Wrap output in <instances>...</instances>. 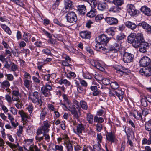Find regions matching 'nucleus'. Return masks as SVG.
<instances>
[{
  "label": "nucleus",
  "mask_w": 151,
  "mask_h": 151,
  "mask_svg": "<svg viewBox=\"0 0 151 151\" xmlns=\"http://www.w3.org/2000/svg\"><path fill=\"white\" fill-rule=\"evenodd\" d=\"M80 35L82 38L89 39L91 37V33L88 31H83L81 32Z\"/></svg>",
  "instance_id": "a211bd4d"
},
{
  "label": "nucleus",
  "mask_w": 151,
  "mask_h": 151,
  "mask_svg": "<svg viewBox=\"0 0 151 151\" xmlns=\"http://www.w3.org/2000/svg\"><path fill=\"white\" fill-rule=\"evenodd\" d=\"M145 42L143 34L138 33L136 35V37L133 43V46L135 48H138L141 43Z\"/></svg>",
  "instance_id": "7ed1b4c3"
},
{
  "label": "nucleus",
  "mask_w": 151,
  "mask_h": 151,
  "mask_svg": "<svg viewBox=\"0 0 151 151\" xmlns=\"http://www.w3.org/2000/svg\"><path fill=\"white\" fill-rule=\"evenodd\" d=\"M80 104L81 108L84 110H87L88 108V106L87 103L83 100L80 101Z\"/></svg>",
  "instance_id": "58836bf2"
},
{
  "label": "nucleus",
  "mask_w": 151,
  "mask_h": 151,
  "mask_svg": "<svg viewBox=\"0 0 151 151\" xmlns=\"http://www.w3.org/2000/svg\"><path fill=\"white\" fill-rule=\"evenodd\" d=\"M11 69L12 70L13 72H15L16 70L18 69L17 65L14 63L11 62Z\"/></svg>",
  "instance_id": "774afa93"
},
{
  "label": "nucleus",
  "mask_w": 151,
  "mask_h": 151,
  "mask_svg": "<svg viewBox=\"0 0 151 151\" xmlns=\"http://www.w3.org/2000/svg\"><path fill=\"white\" fill-rule=\"evenodd\" d=\"M114 93H115V96L118 97L120 101H122L123 96L124 94V92L121 90H117L114 91Z\"/></svg>",
  "instance_id": "bb28decb"
},
{
  "label": "nucleus",
  "mask_w": 151,
  "mask_h": 151,
  "mask_svg": "<svg viewBox=\"0 0 151 151\" xmlns=\"http://www.w3.org/2000/svg\"><path fill=\"white\" fill-rule=\"evenodd\" d=\"M12 99L13 101H16L18 102L20 101L19 96V93L18 90H13L12 92Z\"/></svg>",
  "instance_id": "dca6fc26"
},
{
  "label": "nucleus",
  "mask_w": 151,
  "mask_h": 151,
  "mask_svg": "<svg viewBox=\"0 0 151 151\" xmlns=\"http://www.w3.org/2000/svg\"><path fill=\"white\" fill-rule=\"evenodd\" d=\"M139 47V51L142 53H145L147 52V50L149 48V43L147 42H145L141 44Z\"/></svg>",
  "instance_id": "2eb2a0df"
},
{
  "label": "nucleus",
  "mask_w": 151,
  "mask_h": 151,
  "mask_svg": "<svg viewBox=\"0 0 151 151\" xmlns=\"http://www.w3.org/2000/svg\"><path fill=\"white\" fill-rule=\"evenodd\" d=\"M145 129L148 131L151 132V124L150 123L148 122H146L145 125Z\"/></svg>",
  "instance_id": "13d9d810"
},
{
  "label": "nucleus",
  "mask_w": 151,
  "mask_h": 151,
  "mask_svg": "<svg viewBox=\"0 0 151 151\" xmlns=\"http://www.w3.org/2000/svg\"><path fill=\"white\" fill-rule=\"evenodd\" d=\"M93 149L94 151H99L102 149L100 144L97 143V144L94 145Z\"/></svg>",
  "instance_id": "3c124183"
},
{
  "label": "nucleus",
  "mask_w": 151,
  "mask_h": 151,
  "mask_svg": "<svg viewBox=\"0 0 151 151\" xmlns=\"http://www.w3.org/2000/svg\"><path fill=\"white\" fill-rule=\"evenodd\" d=\"M78 11L80 15H84L86 12V7L84 5H79L78 7Z\"/></svg>",
  "instance_id": "6ab92c4d"
},
{
  "label": "nucleus",
  "mask_w": 151,
  "mask_h": 151,
  "mask_svg": "<svg viewBox=\"0 0 151 151\" xmlns=\"http://www.w3.org/2000/svg\"><path fill=\"white\" fill-rule=\"evenodd\" d=\"M130 115L134 117L137 119L142 120V115L141 113L136 110H134L133 112L131 113Z\"/></svg>",
  "instance_id": "f3484780"
},
{
  "label": "nucleus",
  "mask_w": 151,
  "mask_h": 151,
  "mask_svg": "<svg viewBox=\"0 0 151 151\" xmlns=\"http://www.w3.org/2000/svg\"><path fill=\"white\" fill-rule=\"evenodd\" d=\"M110 84L111 87L113 89H116L119 87V84L116 81L111 82Z\"/></svg>",
  "instance_id": "09e8293b"
},
{
  "label": "nucleus",
  "mask_w": 151,
  "mask_h": 151,
  "mask_svg": "<svg viewBox=\"0 0 151 151\" xmlns=\"http://www.w3.org/2000/svg\"><path fill=\"white\" fill-rule=\"evenodd\" d=\"M65 9H70L72 7V2L70 0L65 1Z\"/></svg>",
  "instance_id": "72a5a7b5"
},
{
  "label": "nucleus",
  "mask_w": 151,
  "mask_h": 151,
  "mask_svg": "<svg viewBox=\"0 0 151 151\" xmlns=\"http://www.w3.org/2000/svg\"><path fill=\"white\" fill-rule=\"evenodd\" d=\"M110 39L108 38L107 35L103 34L100 35L96 38V42L100 43V44L106 45L109 40Z\"/></svg>",
  "instance_id": "39448f33"
},
{
  "label": "nucleus",
  "mask_w": 151,
  "mask_h": 151,
  "mask_svg": "<svg viewBox=\"0 0 151 151\" xmlns=\"http://www.w3.org/2000/svg\"><path fill=\"white\" fill-rule=\"evenodd\" d=\"M134 55L128 52H125L123 55V60L125 63H129L132 62L134 58Z\"/></svg>",
  "instance_id": "0eeeda50"
},
{
  "label": "nucleus",
  "mask_w": 151,
  "mask_h": 151,
  "mask_svg": "<svg viewBox=\"0 0 151 151\" xmlns=\"http://www.w3.org/2000/svg\"><path fill=\"white\" fill-rule=\"evenodd\" d=\"M43 134V137L44 139H45L47 142H49L50 141V136L48 133H42Z\"/></svg>",
  "instance_id": "49530a36"
},
{
  "label": "nucleus",
  "mask_w": 151,
  "mask_h": 151,
  "mask_svg": "<svg viewBox=\"0 0 151 151\" xmlns=\"http://www.w3.org/2000/svg\"><path fill=\"white\" fill-rule=\"evenodd\" d=\"M104 18L103 14H100L97 15L95 17V20L97 22H99Z\"/></svg>",
  "instance_id": "79ce46f5"
},
{
  "label": "nucleus",
  "mask_w": 151,
  "mask_h": 151,
  "mask_svg": "<svg viewBox=\"0 0 151 151\" xmlns=\"http://www.w3.org/2000/svg\"><path fill=\"white\" fill-rule=\"evenodd\" d=\"M102 82L105 85H107L111 83L109 79L107 78H103Z\"/></svg>",
  "instance_id": "0e129e2a"
},
{
  "label": "nucleus",
  "mask_w": 151,
  "mask_h": 151,
  "mask_svg": "<svg viewBox=\"0 0 151 151\" xmlns=\"http://www.w3.org/2000/svg\"><path fill=\"white\" fill-rule=\"evenodd\" d=\"M93 116L90 113H87V119L90 124H92L93 122Z\"/></svg>",
  "instance_id": "a19ab883"
},
{
  "label": "nucleus",
  "mask_w": 151,
  "mask_h": 151,
  "mask_svg": "<svg viewBox=\"0 0 151 151\" xmlns=\"http://www.w3.org/2000/svg\"><path fill=\"white\" fill-rule=\"evenodd\" d=\"M106 4L105 3H100L98 4V9L100 11H104L106 9Z\"/></svg>",
  "instance_id": "c9c22d12"
},
{
  "label": "nucleus",
  "mask_w": 151,
  "mask_h": 151,
  "mask_svg": "<svg viewBox=\"0 0 151 151\" xmlns=\"http://www.w3.org/2000/svg\"><path fill=\"white\" fill-rule=\"evenodd\" d=\"M76 87L77 88V92L78 93H82L83 92L84 89L82 86L79 85Z\"/></svg>",
  "instance_id": "69168bd1"
},
{
  "label": "nucleus",
  "mask_w": 151,
  "mask_h": 151,
  "mask_svg": "<svg viewBox=\"0 0 151 151\" xmlns=\"http://www.w3.org/2000/svg\"><path fill=\"white\" fill-rule=\"evenodd\" d=\"M101 62L97 60H93L91 61V63L93 66L96 67L99 70L103 72L104 71L105 69L101 64Z\"/></svg>",
  "instance_id": "1a4fd4ad"
},
{
  "label": "nucleus",
  "mask_w": 151,
  "mask_h": 151,
  "mask_svg": "<svg viewBox=\"0 0 151 151\" xmlns=\"http://www.w3.org/2000/svg\"><path fill=\"white\" fill-rule=\"evenodd\" d=\"M94 122H98V123H101L104 122V119L103 118L100 117H98L96 116L94 117Z\"/></svg>",
  "instance_id": "37998d69"
},
{
  "label": "nucleus",
  "mask_w": 151,
  "mask_h": 151,
  "mask_svg": "<svg viewBox=\"0 0 151 151\" xmlns=\"http://www.w3.org/2000/svg\"><path fill=\"white\" fill-rule=\"evenodd\" d=\"M84 78L91 79L92 78V74L89 73H86L83 74Z\"/></svg>",
  "instance_id": "4d7b16f0"
},
{
  "label": "nucleus",
  "mask_w": 151,
  "mask_h": 151,
  "mask_svg": "<svg viewBox=\"0 0 151 151\" xmlns=\"http://www.w3.org/2000/svg\"><path fill=\"white\" fill-rule=\"evenodd\" d=\"M104 19L106 22L110 25H116L119 22L117 18L114 17H107Z\"/></svg>",
  "instance_id": "f8f14e48"
},
{
  "label": "nucleus",
  "mask_w": 151,
  "mask_h": 151,
  "mask_svg": "<svg viewBox=\"0 0 151 151\" xmlns=\"http://www.w3.org/2000/svg\"><path fill=\"white\" fill-rule=\"evenodd\" d=\"M58 83L60 84H64L67 86H70L71 84L70 82L66 79H61L58 81Z\"/></svg>",
  "instance_id": "e433bc0d"
},
{
  "label": "nucleus",
  "mask_w": 151,
  "mask_h": 151,
  "mask_svg": "<svg viewBox=\"0 0 151 151\" xmlns=\"http://www.w3.org/2000/svg\"><path fill=\"white\" fill-rule=\"evenodd\" d=\"M147 101L146 97L145 96H144L141 100V104L144 107H146L147 106L148 104Z\"/></svg>",
  "instance_id": "de8ad7c7"
},
{
  "label": "nucleus",
  "mask_w": 151,
  "mask_h": 151,
  "mask_svg": "<svg viewBox=\"0 0 151 151\" xmlns=\"http://www.w3.org/2000/svg\"><path fill=\"white\" fill-rule=\"evenodd\" d=\"M52 84H46L44 86L41 88V91L44 96L49 97L51 95L50 91L52 90Z\"/></svg>",
  "instance_id": "20e7f679"
},
{
  "label": "nucleus",
  "mask_w": 151,
  "mask_h": 151,
  "mask_svg": "<svg viewBox=\"0 0 151 151\" xmlns=\"http://www.w3.org/2000/svg\"><path fill=\"white\" fill-rule=\"evenodd\" d=\"M114 67V68L117 71L121 72L126 73H130L131 72L130 70L121 65H115Z\"/></svg>",
  "instance_id": "4468645a"
},
{
  "label": "nucleus",
  "mask_w": 151,
  "mask_h": 151,
  "mask_svg": "<svg viewBox=\"0 0 151 151\" xmlns=\"http://www.w3.org/2000/svg\"><path fill=\"white\" fill-rule=\"evenodd\" d=\"M125 132L127 135V139L130 138V137L134 134L132 130L129 128H128L126 131L125 130Z\"/></svg>",
  "instance_id": "ea45409f"
},
{
  "label": "nucleus",
  "mask_w": 151,
  "mask_h": 151,
  "mask_svg": "<svg viewBox=\"0 0 151 151\" xmlns=\"http://www.w3.org/2000/svg\"><path fill=\"white\" fill-rule=\"evenodd\" d=\"M90 89L92 92V95L95 96L99 95L101 93V91L96 86H91Z\"/></svg>",
  "instance_id": "aec40b11"
},
{
  "label": "nucleus",
  "mask_w": 151,
  "mask_h": 151,
  "mask_svg": "<svg viewBox=\"0 0 151 151\" xmlns=\"http://www.w3.org/2000/svg\"><path fill=\"white\" fill-rule=\"evenodd\" d=\"M32 142V140L31 139H27L26 140V144L24 146V149L25 150V151H30V147H29V150L28 149L26 148L27 147L26 145H28L30 144L29 142Z\"/></svg>",
  "instance_id": "bf43d9fd"
},
{
  "label": "nucleus",
  "mask_w": 151,
  "mask_h": 151,
  "mask_svg": "<svg viewBox=\"0 0 151 151\" xmlns=\"http://www.w3.org/2000/svg\"><path fill=\"white\" fill-rule=\"evenodd\" d=\"M76 134L78 135L81 134L83 131H84L85 128L84 126L81 123L79 124L77 126Z\"/></svg>",
  "instance_id": "5701e85b"
},
{
  "label": "nucleus",
  "mask_w": 151,
  "mask_h": 151,
  "mask_svg": "<svg viewBox=\"0 0 151 151\" xmlns=\"http://www.w3.org/2000/svg\"><path fill=\"white\" fill-rule=\"evenodd\" d=\"M123 0H114L112 2L116 6H118L121 5L124 3Z\"/></svg>",
  "instance_id": "603ef678"
},
{
  "label": "nucleus",
  "mask_w": 151,
  "mask_h": 151,
  "mask_svg": "<svg viewBox=\"0 0 151 151\" xmlns=\"http://www.w3.org/2000/svg\"><path fill=\"white\" fill-rule=\"evenodd\" d=\"M24 82L25 87L29 88L30 86V84L32 83V81L28 79H25L24 81Z\"/></svg>",
  "instance_id": "e2e57ef3"
},
{
  "label": "nucleus",
  "mask_w": 151,
  "mask_h": 151,
  "mask_svg": "<svg viewBox=\"0 0 151 151\" xmlns=\"http://www.w3.org/2000/svg\"><path fill=\"white\" fill-rule=\"evenodd\" d=\"M138 26L142 27L145 31L147 32V30L149 29L150 25L145 22H142L139 23Z\"/></svg>",
  "instance_id": "a878e982"
},
{
  "label": "nucleus",
  "mask_w": 151,
  "mask_h": 151,
  "mask_svg": "<svg viewBox=\"0 0 151 151\" xmlns=\"http://www.w3.org/2000/svg\"><path fill=\"white\" fill-rule=\"evenodd\" d=\"M71 114L73 115L74 118L78 120L79 119V115L76 109Z\"/></svg>",
  "instance_id": "5fc2aeb1"
},
{
  "label": "nucleus",
  "mask_w": 151,
  "mask_h": 151,
  "mask_svg": "<svg viewBox=\"0 0 151 151\" xmlns=\"http://www.w3.org/2000/svg\"><path fill=\"white\" fill-rule=\"evenodd\" d=\"M125 25L128 28L132 30L135 29L137 27V25L134 23L129 21L126 22L125 23Z\"/></svg>",
  "instance_id": "b1692460"
},
{
  "label": "nucleus",
  "mask_w": 151,
  "mask_h": 151,
  "mask_svg": "<svg viewBox=\"0 0 151 151\" xmlns=\"http://www.w3.org/2000/svg\"><path fill=\"white\" fill-rule=\"evenodd\" d=\"M121 10V9L120 7L115 5L111 7L110 8L109 11L113 13H118L120 12Z\"/></svg>",
  "instance_id": "c756f323"
},
{
  "label": "nucleus",
  "mask_w": 151,
  "mask_h": 151,
  "mask_svg": "<svg viewBox=\"0 0 151 151\" xmlns=\"http://www.w3.org/2000/svg\"><path fill=\"white\" fill-rule=\"evenodd\" d=\"M106 138L107 141L112 143L114 142V140L115 138L114 134L111 132L108 133L106 135Z\"/></svg>",
  "instance_id": "393cba45"
},
{
  "label": "nucleus",
  "mask_w": 151,
  "mask_h": 151,
  "mask_svg": "<svg viewBox=\"0 0 151 151\" xmlns=\"http://www.w3.org/2000/svg\"><path fill=\"white\" fill-rule=\"evenodd\" d=\"M62 97L63 99L64 102L68 105L70 104L71 102L69 99V96L65 94H63L62 95Z\"/></svg>",
  "instance_id": "4c0bfd02"
},
{
  "label": "nucleus",
  "mask_w": 151,
  "mask_h": 151,
  "mask_svg": "<svg viewBox=\"0 0 151 151\" xmlns=\"http://www.w3.org/2000/svg\"><path fill=\"white\" fill-rule=\"evenodd\" d=\"M100 43L97 42V43L95 46V49L97 51H100L101 52H108L107 49L104 48L102 46Z\"/></svg>",
  "instance_id": "412c9836"
},
{
  "label": "nucleus",
  "mask_w": 151,
  "mask_h": 151,
  "mask_svg": "<svg viewBox=\"0 0 151 151\" xmlns=\"http://www.w3.org/2000/svg\"><path fill=\"white\" fill-rule=\"evenodd\" d=\"M114 28L112 27H110L107 29L106 30V32L108 34V35H114Z\"/></svg>",
  "instance_id": "864d4df0"
},
{
  "label": "nucleus",
  "mask_w": 151,
  "mask_h": 151,
  "mask_svg": "<svg viewBox=\"0 0 151 151\" xmlns=\"http://www.w3.org/2000/svg\"><path fill=\"white\" fill-rule=\"evenodd\" d=\"M19 113L23 121H27L28 119H29V118L28 117L27 114L25 113L24 111H20Z\"/></svg>",
  "instance_id": "473e14b6"
},
{
  "label": "nucleus",
  "mask_w": 151,
  "mask_h": 151,
  "mask_svg": "<svg viewBox=\"0 0 151 151\" xmlns=\"http://www.w3.org/2000/svg\"><path fill=\"white\" fill-rule=\"evenodd\" d=\"M23 40L26 42H28L31 37V35L30 34L24 32L23 35Z\"/></svg>",
  "instance_id": "2f4dec72"
},
{
  "label": "nucleus",
  "mask_w": 151,
  "mask_h": 151,
  "mask_svg": "<svg viewBox=\"0 0 151 151\" xmlns=\"http://www.w3.org/2000/svg\"><path fill=\"white\" fill-rule=\"evenodd\" d=\"M30 98L32 102L35 104L40 106H42V100L37 92L35 91L34 92L32 95L31 96Z\"/></svg>",
  "instance_id": "f03ea898"
},
{
  "label": "nucleus",
  "mask_w": 151,
  "mask_h": 151,
  "mask_svg": "<svg viewBox=\"0 0 151 151\" xmlns=\"http://www.w3.org/2000/svg\"><path fill=\"white\" fill-rule=\"evenodd\" d=\"M140 10L144 14L147 16H150L151 15V10L150 8L146 6H144L142 7L141 8Z\"/></svg>",
  "instance_id": "4be33fe9"
},
{
  "label": "nucleus",
  "mask_w": 151,
  "mask_h": 151,
  "mask_svg": "<svg viewBox=\"0 0 151 151\" xmlns=\"http://www.w3.org/2000/svg\"><path fill=\"white\" fill-rule=\"evenodd\" d=\"M50 75L49 74L46 75L44 76V80L46 81H47V82L46 83V84H52L51 81L50 80Z\"/></svg>",
  "instance_id": "8fccbe9b"
},
{
  "label": "nucleus",
  "mask_w": 151,
  "mask_h": 151,
  "mask_svg": "<svg viewBox=\"0 0 151 151\" xmlns=\"http://www.w3.org/2000/svg\"><path fill=\"white\" fill-rule=\"evenodd\" d=\"M66 17L67 22L70 23L76 22L77 20L76 14L73 11L69 12L66 14Z\"/></svg>",
  "instance_id": "423d86ee"
},
{
  "label": "nucleus",
  "mask_w": 151,
  "mask_h": 151,
  "mask_svg": "<svg viewBox=\"0 0 151 151\" xmlns=\"http://www.w3.org/2000/svg\"><path fill=\"white\" fill-rule=\"evenodd\" d=\"M63 147L61 145H55V149L56 151H64Z\"/></svg>",
  "instance_id": "680f3d73"
},
{
  "label": "nucleus",
  "mask_w": 151,
  "mask_h": 151,
  "mask_svg": "<svg viewBox=\"0 0 151 151\" xmlns=\"http://www.w3.org/2000/svg\"><path fill=\"white\" fill-rule=\"evenodd\" d=\"M30 151H40V149L36 145H33L30 146Z\"/></svg>",
  "instance_id": "6e6d98bb"
},
{
  "label": "nucleus",
  "mask_w": 151,
  "mask_h": 151,
  "mask_svg": "<svg viewBox=\"0 0 151 151\" xmlns=\"http://www.w3.org/2000/svg\"><path fill=\"white\" fill-rule=\"evenodd\" d=\"M19 129H17L16 134L19 137H20L22 135L23 127L22 126H19L18 127Z\"/></svg>",
  "instance_id": "a18cd8bd"
},
{
  "label": "nucleus",
  "mask_w": 151,
  "mask_h": 151,
  "mask_svg": "<svg viewBox=\"0 0 151 151\" xmlns=\"http://www.w3.org/2000/svg\"><path fill=\"white\" fill-rule=\"evenodd\" d=\"M97 13L96 10L94 8H92L89 12L87 13L86 15L90 18H92L97 14Z\"/></svg>",
  "instance_id": "c85d7f7f"
},
{
  "label": "nucleus",
  "mask_w": 151,
  "mask_h": 151,
  "mask_svg": "<svg viewBox=\"0 0 151 151\" xmlns=\"http://www.w3.org/2000/svg\"><path fill=\"white\" fill-rule=\"evenodd\" d=\"M62 138V139H63L64 140V144L70 142L69 138L66 134L63 135Z\"/></svg>",
  "instance_id": "052dcab7"
},
{
  "label": "nucleus",
  "mask_w": 151,
  "mask_h": 151,
  "mask_svg": "<svg viewBox=\"0 0 151 151\" xmlns=\"http://www.w3.org/2000/svg\"><path fill=\"white\" fill-rule=\"evenodd\" d=\"M47 114V111L45 109H43L41 111L40 114V118L41 120H44Z\"/></svg>",
  "instance_id": "f704fd0d"
},
{
  "label": "nucleus",
  "mask_w": 151,
  "mask_h": 151,
  "mask_svg": "<svg viewBox=\"0 0 151 151\" xmlns=\"http://www.w3.org/2000/svg\"><path fill=\"white\" fill-rule=\"evenodd\" d=\"M125 35L123 33L119 34L116 37V39L118 41L122 40L125 37Z\"/></svg>",
  "instance_id": "338daca9"
},
{
  "label": "nucleus",
  "mask_w": 151,
  "mask_h": 151,
  "mask_svg": "<svg viewBox=\"0 0 151 151\" xmlns=\"http://www.w3.org/2000/svg\"><path fill=\"white\" fill-rule=\"evenodd\" d=\"M50 122L47 120L43 122L42 126L38 128L37 129L36 134L37 135H40L42 133H48L51 126Z\"/></svg>",
  "instance_id": "f257e3e1"
},
{
  "label": "nucleus",
  "mask_w": 151,
  "mask_h": 151,
  "mask_svg": "<svg viewBox=\"0 0 151 151\" xmlns=\"http://www.w3.org/2000/svg\"><path fill=\"white\" fill-rule=\"evenodd\" d=\"M127 11L131 16H134L137 14V11L135 6L132 4H128L127 6Z\"/></svg>",
  "instance_id": "ddd939ff"
},
{
  "label": "nucleus",
  "mask_w": 151,
  "mask_h": 151,
  "mask_svg": "<svg viewBox=\"0 0 151 151\" xmlns=\"http://www.w3.org/2000/svg\"><path fill=\"white\" fill-rule=\"evenodd\" d=\"M0 83L1 87L4 89L9 88L10 86L9 82L7 80H4L3 82H0Z\"/></svg>",
  "instance_id": "7c9ffc66"
},
{
  "label": "nucleus",
  "mask_w": 151,
  "mask_h": 151,
  "mask_svg": "<svg viewBox=\"0 0 151 151\" xmlns=\"http://www.w3.org/2000/svg\"><path fill=\"white\" fill-rule=\"evenodd\" d=\"M64 144L67 151H72L73 150V147L72 145L70 142Z\"/></svg>",
  "instance_id": "c03bdc74"
},
{
  "label": "nucleus",
  "mask_w": 151,
  "mask_h": 151,
  "mask_svg": "<svg viewBox=\"0 0 151 151\" xmlns=\"http://www.w3.org/2000/svg\"><path fill=\"white\" fill-rule=\"evenodd\" d=\"M151 62L150 58L147 56H144L140 60L139 64L141 66L145 68L148 66Z\"/></svg>",
  "instance_id": "6e6552de"
},
{
  "label": "nucleus",
  "mask_w": 151,
  "mask_h": 151,
  "mask_svg": "<svg viewBox=\"0 0 151 151\" xmlns=\"http://www.w3.org/2000/svg\"><path fill=\"white\" fill-rule=\"evenodd\" d=\"M7 114L8 115V119L10 120L12 125L14 127H16L17 126H18L19 124L17 122L16 123H15L14 119L12 117L10 113H8Z\"/></svg>",
  "instance_id": "cd10ccee"
},
{
  "label": "nucleus",
  "mask_w": 151,
  "mask_h": 151,
  "mask_svg": "<svg viewBox=\"0 0 151 151\" xmlns=\"http://www.w3.org/2000/svg\"><path fill=\"white\" fill-rule=\"evenodd\" d=\"M139 72L142 75H144L146 76H151V62L148 66L141 69Z\"/></svg>",
  "instance_id": "9d476101"
},
{
  "label": "nucleus",
  "mask_w": 151,
  "mask_h": 151,
  "mask_svg": "<svg viewBox=\"0 0 151 151\" xmlns=\"http://www.w3.org/2000/svg\"><path fill=\"white\" fill-rule=\"evenodd\" d=\"M120 42H119L117 41L109 45V49H107L108 52H109L110 51H112L115 53L117 52L119 49V43Z\"/></svg>",
  "instance_id": "9b49d317"
}]
</instances>
